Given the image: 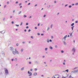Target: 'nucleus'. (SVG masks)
<instances>
[{
	"instance_id": "nucleus-1",
	"label": "nucleus",
	"mask_w": 78,
	"mask_h": 78,
	"mask_svg": "<svg viewBox=\"0 0 78 78\" xmlns=\"http://www.w3.org/2000/svg\"><path fill=\"white\" fill-rule=\"evenodd\" d=\"M5 70L6 74H8V69H7L6 68H5Z\"/></svg>"
},
{
	"instance_id": "nucleus-2",
	"label": "nucleus",
	"mask_w": 78,
	"mask_h": 78,
	"mask_svg": "<svg viewBox=\"0 0 78 78\" xmlns=\"http://www.w3.org/2000/svg\"><path fill=\"white\" fill-rule=\"evenodd\" d=\"M54 76V77H55V78H59V75H55Z\"/></svg>"
},
{
	"instance_id": "nucleus-3",
	"label": "nucleus",
	"mask_w": 78,
	"mask_h": 78,
	"mask_svg": "<svg viewBox=\"0 0 78 78\" xmlns=\"http://www.w3.org/2000/svg\"><path fill=\"white\" fill-rule=\"evenodd\" d=\"M28 74H30V75H29V76H31V75H32V73L31 72H30V71H28Z\"/></svg>"
},
{
	"instance_id": "nucleus-4",
	"label": "nucleus",
	"mask_w": 78,
	"mask_h": 78,
	"mask_svg": "<svg viewBox=\"0 0 78 78\" xmlns=\"http://www.w3.org/2000/svg\"><path fill=\"white\" fill-rule=\"evenodd\" d=\"M67 35L65 36V37H64L63 38V39H65V41H66V38L67 37Z\"/></svg>"
},
{
	"instance_id": "nucleus-5",
	"label": "nucleus",
	"mask_w": 78,
	"mask_h": 78,
	"mask_svg": "<svg viewBox=\"0 0 78 78\" xmlns=\"http://www.w3.org/2000/svg\"><path fill=\"white\" fill-rule=\"evenodd\" d=\"M72 51H73L74 52H75V49L74 48H73L72 49Z\"/></svg>"
},
{
	"instance_id": "nucleus-6",
	"label": "nucleus",
	"mask_w": 78,
	"mask_h": 78,
	"mask_svg": "<svg viewBox=\"0 0 78 78\" xmlns=\"http://www.w3.org/2000/svg\"><path fill=\"white\" fill-rule=\"evenodd\" d=\"M13 53L14 54V55H16V52L15 51H13Z\"/></svg>"
},
{
	"instance_id": "nucleus-7",
	"label": "nucleus",
	"mask_w": 78,
	"mask_h": 78,
	"mask_svg": "<svg viewBox=\"0 0 78 78\" xmlns=\"http://www.w3.org/2000/svg\"><path fill=\"white\" fill-rule=\"evenodd\" d=\"M47 42L48 43H49L50 42V41H49V39H47Z\"/></svg>"
},
{
	"instance_id": "nucleus-8",
	"label": "nucleus",
	"mask_w": 78,
	"mask_h": 78,
	"mask_svg": "<svg viewBox=\"0 0 78 78\" xmlns=\"http://www.w3.org/2000/svg\"><path fill=\"white\" fill-rule=\"evenodd\" d=\"M34 75L35 76H36V75H37V73H35L34 74Z\"/></svg>"
},
{
	"instance_id": "nucleus-9",
	"label": "nucleus",
	"mask_w": 78,
	"mask_h": 78,
	"mask_svg": "<svg viewBox=\"0 0 78 78\" xmlns=\"http://www.w3.org/2000/svg\"><path fill=\"white\" fill-rule=\"evenodd\" d=\"M74 23H72L71 25V27H73V25H74Z\"/></svg>"
},
{
	"instance_id": "nucleus-10",
	"label": "nucleus",
	"mask_w": 78,
	"mask_h": 78,
	"mask_svg": "<svg viewBox=\"0 0 78 78\" xmlns=\"http://www.w3.org/2000/svg\"><path fill=\"white\" fill-rule=\"evenodd\" d=\"M14 61H17V58H15L14 59Z\"/></svg>"
},
{
	"instance_id": "nucleus-11",
	"label": "nucleus",
	"mask_w": 78,
	"mask_h": 78,
	"mask_svg": "<svg viewBox=\"0 0 78 78\" xmlns=\"http://www.w3.org/2000/svg\"><path fill=\"white\" fill-rule=\"evenodd\" d=\"M10 49L11 50H12V49H13V48L12 47H10Z\"/></svg>"
},
{
	"instance_id": "nucleus-12",
	"label": "nucleus",
	"mask_w": 78,
	"mask_h": 78,
	"mask_svg": "<svg viewBox=\"0 0 78 78\" xmlns=\"http://www.w3.org/2000/svg\"><path fill=\"white\" fill-rule=\"evenodd\" d=\"M74 28V26H73L72 27V30H73Z\"/></svg>"
},
{
	"instance_id": "nucleus-13",
	"label": "nucleus",
	"mask_w": 78,
	"mask_h": 78,
	"mask_svg": "<svg viewBox=\"0 0 78 78\" xmlns=\"http://www.w3.org/2000/svg\"><path fill=\"white\" fill-rule=\"evenodd\" d=\"M24 69V67H23V68H22L21 69V70H23Z\"/></svg>"
},
{
	"instance_id": "nucleus-14",
	"label": "nucleus",
	"mask_w": 78,
	"mask_h": 78,
	"mask_svg": "<svg viewBox=\"0 0 78 78\" xmlns=\"http://www.w3.org/2000/svg\"><path fill=\"white\" fill-rule=\"evenodd\" d=\"M16 53H17V54H19V52L17 51L16 52Z\"/></svg>"
},
{
	"instance_id": "nucleus-15",
	"label": "nucleus",
	"mask_w": 78,
	"mask_h": 78,
	"mask_svg": "<svg viewBox=\"0 0 78 78\" xmlns=\"http://www.w3.org/2000/svg\"><path fill=\"white\" fill-rule=\"evenodd\" d=\"M23 51V49H22L21 50V51L22 52Z\"/></svg>"
},
{
	"instance_id": "nucleus-16",
	"label": "nucleus",
	"mask_w": 78,
	"mask_h": 78,
	"mask_svg": "<svg viewBox=\"0 0 78 78\" xmlns=\"http://www.w3.org/2000/svg\"><path fill=\"white\" fill-rule=\"evenodd\" d=\"M22 12L21 11H20L19 12V14H20Z\"/></svg>"
},
{
	"instance_id": "nucleus-17",
	"label": "nucleus",
	"mask_w": 78,
	"mask_h": 78,
	"mask_svg": "<svg viewBox=\"0 0 78 78\" xmlns=\"http://www.w3.org/2000/svg\"><path fill=\"white\" fill-rule=\"evenodd\" d=\"M66 71L67 72H69V70L67 69Z\"/></svg>"
},
{
	"instance_id": "nucleus-18",
	"label": "nucleus",
	"mask_w": 78,
	"mask_h": 78,
	"mask_svg": "<svg viewBox=\"0 0 78 78\" xmlns=\"http://www.w3.org/2000/svg\"><path fill=\"white\" fill-rule=\"evenodd\" d=\"M50 49H53V48L52 47H50Z\"/></svg>"
},
{
	"instance_id": "nucleus-19",
	"label": "nucleus",
	"mask_w": 78,
	"mask_h": 78,
	"mask_svg": "<svg viewBox=\"0 0 78 78\" xmlns=\"http://www.w3.org/2000/svg\"><path fill=\"white\" fill-rule=\"evenodd\" d=\"M23 24V23L22 22H21V23L20 24V25H22V24Z\"/></svg>"
},
{
	"instance_id": "nucleus-20",
	"label": "nucleus",
	"mask_w": 78,
	"mask_h": 78,
	"mask_svg": "<svg viewBox=\"0 0 78 78\" xmlns=\"http://www.w3.org/2000/svg\"><path fill=\"white\" fill-rule=\"evenodd\" d=\"M16 25L17 27H19V25H17V24H16Z\"/></svg>"
},
{
	"instance_id": "nucleus-21",
	"label": "nucleus",
	"mask_w": 78,
	"mask_h": 78,
	"mask_svg": "<svg viewBox=\"0 0 78 78\" xmlns=\"http://www.w3.org/2000/svg\"><path fill=\"white\" fill-rule=\"evenodd\" d=\"M72 36V33L70 34V36Z\"/></svg>"
},
{
	"instance_id": "nucleus-22",
	"label": "nucleus",
	"mask_w": 78,
	"mask_h": 78,
	"mask_svg": "<svg viewBox=\"0 0 78 78\" xmlns=\"http://www.w3.org/2000/svg\"><path fill=\"white\" fill-rule=\"evenodd\" d=\"M52 27H53V25H51V28H52Z\"/></svg>"
},
{
	"instance_id": "nucleus-23",
	"label": "nucleus",
	"mask_w": 78,
	"mask_h": 78,
	"mask_svg": "<svg viewBox=\"0 0 78 78\" xmlns=\"http://www.w3.org/2000/svg\"><path fill=\"white\" fill-rule=\"evenodd\" d=\"M50 30V28H48L47 29V31H48V30Z\"/></svg>"
},
{
	"instance_id": "nucleus-24",
	"label": "nucleus",
	"mask_w": 78,
	"mask_h": 78,
	"mask_svg": "<svg viewBox=\"0 0 78 78\" xmlns=\"http://www.w3.org/2000/svg\"><path fill=\"white\" fill-rule=\"evenodd\" d=\"M27 17V16H26L25 15L24 16V17Z\"/></svg>"
},
{
	"instance_id": "nucleus-25",
	"label": "nucleus",
	"mask_w": 78,
	"mask_h": 78,
	"mask_svg": "<svg viewBox=\"0 0 78 78\" xmlns=\"http://www.w3.org/2000/svg\"><path fill=\"white\" fill-rule=\"evenodd\" d=\"M12 24H14V21H12Z\"/></svg>"
},
{
	"instance_id": "nucleus-26",
	"label": "nucleus",
	"mask_w": 78,
	"mask_h": 78,
	"mask_svg": "<svg viewBox=\"0 0 78 78\" xmlns=\"http://www.w3.org/2000/svg\"><path fill=\"white\" fill-rule=\"evenodd\" d=\"M15 51L16 52V51H17V49H15Z\"/></svg>"
},
{
	"instance_id": "nucleus-27",
	"label": "nucleus",
	"mask_w": 78,
	"mask_h": 78,
	"mask_svg": "<svg viewBox=\"0 0 78 78\" xmlns=\"http://www.w3.org/2000/svg\"><path fill=\"white\" fill-rule=\"evenodd\" d=\"M37 70V69H34V70H35V71H36V70Z\"/></svg>"
},
{
	"instance_id": "nucleus-28",
	"label": "nucleus",
	"mask_w": 78,
	"mask_h": 78,
	"mask_svg": "<svg viewBox=\"0 0 78 78\" xmlns=\"http://www.w3.org/2000/svg\"><path fill=\"white\" fill-rule=\"evenodd\" d=\"M71 7H72V6H71V5H69V8H71Z\"/></svg>"
},
{
	"instance_id": "nucleus-29",
	"label": "nucleus",
	"mask_w": 78,
	"mask_h": 78,
	"mask_svg": "<svg viewBox=\"0 0 78 78\" xmlns=\"http://www.w3.org/2000/svg\"><path fill=\"white\" fill-rule=\"evenodd\" d=\"M16 46H18V45H19V44H16Z\"/></svg>"
},
{
	"instance_id": "nucleus-30",
	"label": "nucleus",
	"mask_w": 78,
	"mask_h": 78,
	"mask_svg": "<svg viewBox=\"0 0 78 78\" xmlns=\"http://www.w3.org/2000/svg\"><path fill=\"white\" fill-rule=\"evenodd\" d=\"M61 52H62V53H64V51L62 50V51H61Z\"/></svg>"
},
{
	"instance_id": "nucleus-31",
	"label": "nucleus",
	"mask_w": 78,
	"mask_h": 78,
	"mask_svg": "<svg viewBox=\"0 0 78 78\" xmlns=\"http://www.w3.org/2000/svg\"><path fill=\"white\" fill-rule=\"evenodd\" d=\"M28 25V23H26V25Z\"/></svg>"
},
{
	"instance_id": "nucleus-32",
	"label": "nucleus",
	"mask_w": 78,
	"mask_h": 78,
	"mask_svg": "<svg viewBox=\"0 0 78 78\" xmlns=\"http://www.w3.org/2000/svg\"><path fill=\"white\" fill-rule=\"evenodd\" d=\"M71 77H72V76H69V78H71Z\"/></svg>"
},
{
	"instance_id": "nucleus-33",
	"label": "nucleus",
	"mask_w": 78,
	"mask_h": 78,
	"mask_svg": "<svg viewBox=\"0 0 78 78\" xmlns=\"http://www.w3.org/2000/svg\"><path fill=\"white\" fill-rule=\"evenodd\" d=\"M31 31V30L29 29L28 30V32H30V31Z\"/></svg>"
},
{
	"instance_id": "nucleus-34",
	"label": "nucleus",
	"mask_w": 78,
	"mask_h": 78,
	"mask_svg": "<svg viewBox=\"0 0 78 78\" xmlns=\"http://www.w3.org/2000/svg\"><path fill=\"white\" fill-rule=\"evenodd\" d=\"M30 71H33V69H30Z\"/></svg>"
},
{
	"instance_id": "nucleus-35",
	"label": "nucleus",
	"mask_w": 78,
	"mask_h": 78,
	"mask_svg": "<svg viewBox=\"0 0 78 78\" xmlns=\"http://www.w3.org/2000/svg\"><path fill=\"white\" fill-rule=\"evenodd\" d=\"M39 25H40V24L39 23L38 24V26H39Z\"/></svg>"
},
{
	"instance_id": "nucleus-36",
	"label": "nucleus",
	"mask_w": 78,
	"mask_h": 78,
	"mask_svg": "<svg viewBox=\"0 0 78 78\" xmlns=\"http://www.w3.org/2000/svg\"><path fill=\"white\" fill-rule=\"evenodd\" d=\"M64 45H66V42H64Z\"/></svg>"
},
{
	"instance_id": "nucleus-37",
	"label": "nucleus",
	"mask_w": 78,
	"mask_h": 78,
	"mask_svg": "<svg viewBox=\"0 0 78 78\" xmlns=\"http://www.w3.org/2000/svg\"><path fill=\"white\" fill-rule=\"evenodd\" d=\"M22 5V4L20 3V4H19V6H20V5Z\"/></svg>"
},
{
	"instance_id": "nucleus-38",
	"label": "nucleus",
	"mask_w": 78,
	"mask_h": 78,
	"mask_svg": "<svg viewBox=\"0 0 78 78\" xmlns=\"http://www.w3.org/2000/svg\"><path fill=\"white\" fill-rule=\"evenodd\" d=\"M50 41L51 42L52 41H51V40H50Z\"/></svg>"
},
{
	"instance_id": "nucleus-39",
	"label": "nucleus",
	"mask_w": 78,
	"mask_h": 78,
	"mask_svg": "<svg viewBox=\"0 0 78 78\" xmlns=\"http://www.w3.org/2000/svg\"><path fill=\"white\" fill-rule=\"evenodd\" d=\"M12 61H14V59H12Z\"/></svg>"
},
{
	"instance_id": "nucleus-40",
	"label": "nucleus",
	"mask_w": 78,
	"mask_h": 78,
	"mask_svg": "<svg viewBox=\"0 0 78 78\" xmlns=\"http://www.w3.org/2000/svg\"><path fill=\"white\" fill-rule=\"evenodd\" d=\"M55 47L56 48H57V47H58V46L57 45H55Z\"/></svg>"
},
{
	"instance_id": "nucleus-41",
	"label": "nucleus",
	"mask_w": 78,
	"mask_h": 78,
	"mask_svg": "<svg viewBox=\"0 0 78 78\" xmlns=\"http://www.w3.org/2000/svg\"><path fill=\"white\" fill-rule=\"evenodd\" d=\"M45 16H46V15H44V17H45Z\"/></svg>"
},
{
	"instance_id": "nucleus-42",
	"label": "nucleus",
	"mask_w": 78,
	"mask_h": 78,
	"mask_svg": "<svg viewBox=\"0 0 78 78\" xmlns=\"http://www.w3.org/2000/svg\"><path fill=\"white\" fill-rule=\"evenodd\" d=\"M53 36H51V38H52V39H53Z\"/></svg>"
},
{
	"instance_id": "nucleus-43",
	"label": "nucleus",
	"mask_w": 78,
	"mask_h": 78,
	"mask_svg": "<svg viewBox=\"0 0 78 78\" xmlns=\"http://www.w3.org/2000/svg\"><path fill=\"white\" fill-rule=\"evenodd\" d=\"M29 27L28 26L26 27V28H28Z\"/></svg>"
},
{
	"instance_id": "nucleus-44",
	"label": "nucleus",
	"mask_w": 78,
	"mask_h": 78,
	"mask_svg": "<svg viewBox=\"0 0 78 78\" xmlns=\"http://www.w3.org/2000/svg\"><path fill=\"white\" fill-rule=\"evenodd\" d=\"M29 63L30 64H31V62H29Z\"/></svg>"
},
{
	"instance_id": "nucleus-45",
	"label": "nucleus",
	"mask_w": 78,
	"mask_h": 78,
	"mask_svg": "<svg viewBox=\"0 0 78 78\" xmlns=\"http://www.w3.org/2000/svg\"><path fill=\"white\" fill-rule=\"evenodd\" d=\"M52 78H55V76H53Z\"/></svg>"
},
{
	"instance_id": "nucleus-46",
	"label": "nucleus",
	"mask_w": 78,
	"mask_h": 78,
	"mask_svg": "<svg viewBox=\"0 0 78 78\" xmlns=\"http://www.w3.org/2000/svg\"><path fill=\"white\" fill-rule=\"evenodd\" d=\"M47 48H45V50H47Z\"/></svg>"
},
{
	"instance_id": "nucleus-47",
	"label": "nucleus",
	"mask_w": 78,
	"mask_h": 78,
	"mask_svg": "<svg viewBox=\"0 0 78 78\" xmlns=\"http://www.w3.org/2000/svg\"><path fill=\"white\" fill-rule=\"evenodd\" d=\"M63 65H65V63H63Z\"/></svg>"
},
{
	"instance_id": "nucleus-48",
	"label": "nucleus",
	"mask_w": 78,
	"mask_h": 78,
	"mask_svg": "<svg viewBox=\"0 0 78 78\" xmlns=\"http://www.w3.org/2000/svg\"><path fill=\"white\" fill-rule=\"evenodd\" d=\"M16 4H17V3H18V2H16Z\"/></svg>"
},
{
	"instance_id": "nucleus-49",
	"label": "nucleus",
	"mask_w": 78,
	"mask_h": 78,
	"mask_svg": "<svg viewBox=\"0 0 78 78\" xmlns=\"http://www.w3.org/2000/svg\"><path fill=\"white\" fill-rule=\"evenodd\" d=\"M30 5V3H29L28 4V5Z\"/></svg>"
},
{
	"instance_id": "nucleus-50",
	"label": "nucleus",
	"mask_w": 78,
	"mask_h": 78,
	"mask_svg": "<svg viewBox=\"0 0 78 78\" xmlns=\"http://www.w3.org/2000/svg\"><path fill=\"white\" fill-rule=\"evenodd\" d=\"M31 38L33 39V36H31Z\"/></svg>"
},
{
	"instance_id": "nucleus-51",
	"label": "nucleus",
	"mask_w": 78,
	"mask_h": 78,
	"mask_svg": "<svg viewBox=\"0 0 78 78\" xmlns=\"http://www.w3.org/2000/svg\"><path fill=\"white\" fill-rule=\"evenodd\" d=\"M15 12V10H13V12Z\"/></svg>"
},
{
	"instance_id": "nucleus-52",
	"label": "nucleus",
	"mask_w": 78,
	"mask_h": 78,
	"mask_svg": "<svg viewBox=\"0 0 78 78\" xmlns=\"http://www.w3.org/2000/svg\"><path fill=\"white\" fill-rule=\"evenodd\" d=\"M24 31H25V32L27 31V30H24Z\"/></svg>"
},
{
	"instance_id": "nucleus-53",
	"label": "nucleus",
	"mask_w": 78,
	"mask_h": 78,
	"mask_svg": "<svg viewBox=\"0 0 78 78\" xmlns=\"http://www.w3.org/2000/svg\"><path fill=\"white\" fill-rule=\"evenodd\" d=\"M6 5H5L4 6V8H5V7H6Z\"/></svg>"
},
{
	"instance_id": "nucleus-54",
	"label": "nucleus",
	"mask_w": 78,
	"mask_h": 78,
	"mask_svg": "<svg viewBox=\"0 0 78 78\" xmlns=\"http://www.w3.org/2000/svg\"><path fill=\"white\" fill-rule=\"evenodd\" d=\"M22 6H20V8H22Z\"/></svg>"
},
{
	"instance_id": "nucleus-55",
	"label": "nucleus",
	"mask_w": 78,
	"mask_h": 78,
	"mask_svg": "<svg viewBox=\"0 0 78 78\" xmlns=\"http://www.w3.org/2000/svg\"><path fill=\"white\" fill-rule=\"evenodd\" d=\"M54 3H56V2L55 1V2H54Z\"/></svg>"
},
{
	"instance_id": "nucleus-56",
	"label": "nucleus",
	"mask_w": 78,
	"mask_h": 78,
	"mask_svg": "<svg viewBox=\"0 0 78 78\" xmlns=\"http://www.w3.org/2000/svg\"><path fill=\"white\" fill-rule=\"evenodd\" d=\"M44 35V34H41V36H42V35Z\"/></svg>"
},
{
	"instance_id": "nucleus-57",
	"label": "nucleus",
	"mask_w": 78,
	"mask_h": 78,
	"mask_svg": "<svg viewBox=\"0 0 78 78\" xmlns=\"http://www.w3.org/2000/svg\"><path fill=\"white\" fill-rule=\"evenodd\" d=\"M78 23V21H76V23Z\"/></svg>"
},
{
	"instance_id": "nucleus-58",
	"label": "nucleus",
	"mask_w": 78,
	"mask_h": 78,
	"mask_svg": "<svg viewBox=\"0 0 78 78\" xmlns=\"http://www.w3.org/2000/svg\"><path fill=\"white\" fill-rule=\"evenodd\" d=\"M35 29H37V27H35Z\"/></svg>"
},
{
	"instance_id": "nucleus-59",
	"label": "nucleus",
	"mask_w": 78,
	"mask_h": 78,
	"mask_svg": "<svg viewBox=\"0 0 78 78\" xmlns=\"http://www.w3.org/2000/svg\"><path fill=\"white\" fill-rule=\"evenodd\" d=\"M37 6V4H36L35 5V6Z\"/></svg>"
},
{
	"instance_id": "nucleus-60",
	"label": "nucleus",
	"mask_w": 78,
	"mask_h": 78,
	"mask_svg": "<svg viewBox=\"0 0 78 78\" xmlns=\"http://www.w3.org/2000/svg\"><path fill=\"white\" fill-rule=\"evenodd\" d=\"M23 44H25V42H23Z\"/></svg>"
},
{
	"instance_id": "nucleus-61",
	"label": "nucleus",
	"mask_w": 78,
	"mask_h": 78,
	"mask_svg": "<svg viewBox=\"0 0 78 78\" xmlns=\"http://www.w3.org/2000/svg\"><path fill=\"white\" fill-rule=\"evenodd\" d=\"M44 57H45V56H43V58H44Z\"/></svg>"
},
{
	"instance_id": "nucleus-62",
	"label": "nucleus",
	"mask_w": 78,
	"mask_h": 78,
	"mask_svg": "<svg viewBox=\"0 0 78 78\" xmlns=\"http://www.w3.org/2000/svg\"><path fill=\"white\" fill-rule=\"evenodd\" d=\"M38 35H40V34H38Z\"/></svg>"
},
{
	"instance_id": "nucleus-63",
	"label": "nucleus",
	"mask_w": 78,
	"mask_h": 78,
	"mask_svg": "<svg viewBox=\"0 0 78 78\" xmlns=\"http://www.w3.org/2000/svg\"><path fill=\"white\" fill-rule=\"evenodd\" d=\"M30 18H31V16H30Z\"/></svg>"
},
{
	"instance_id": "nucleus-64",
	"label": "nucleus",
	"mask_w": 78,
	"mask_h": 78,
	"mask_svg": "<svg viewBox=\"0 0 78 78\" xmlns=\"http://www.w3.org/2000/svg\"><path fill=\"white\" fill-rule=\"evenodd\" d=\"M73 42H74V43H75V40H74Z\"/></svg>"
}]
</instances>
